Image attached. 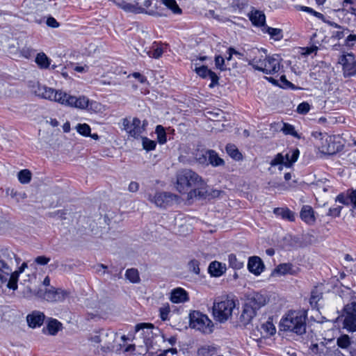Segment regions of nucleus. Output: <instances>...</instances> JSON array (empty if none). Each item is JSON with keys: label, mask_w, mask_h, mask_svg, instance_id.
Masks as SVG:
<instances>
[{"label": "nucleus", "mask_w": 356, "mask_h": 356, "mask_svg": "<svg viewBox=\"0 0 356 356\" xmlns=\"http://www.w3.org/2000/svg\"><path fill=\"white\" fill-rule=\"evenodd\" d=\"M156 134L159 143L164 144L166 140V133L164 128L161 125H157L156 127Z\"/></svg>", "instance_id": "44"}, {"label": "nucleus", "mask_w": 356, "mask_h": 356, "mask_svg": "<svg viewBox=\"0 0 356 356\" xmlns=\"http://www.w3.org/2000/svg\"><path fill=\"white\" fill-rule=\"evenodd\" d=\"M356 41V35L350 34L349 35L345 41L346 45L348 47H352L354 45V42Z\"/></svg>", "instance_id": "61"}, {"label": "nucleus", "mask_w": 356, "mask_h": 356, "mask_svg": "<svg viewBox=\"0 0 356 356\" xmlns=\"http://www.w3.org/2000/svg\"><path fill=\"white\" fill-rule=\"evenodd\" d=\"M18 179L20 183L26 184L30 182L31 179V172L29 170H22L18 172Z\"/></svg>", "instance_id": "41"}, {"label": "nucleus", "mask_w": 356, "mask_h": 356, "mask_svg": "<svg viewBox=\"0 0 356 356\" xmlns=\"http://www.w3.org/2000/svg\"><path fill=\"white\" fill-rule=\"evenodd\" d=\"M2 254L7 259L12 260L13 258H15L17 263L20 261V259L13 251L7 248L2 250Z\"/></svg>", "instance_id": "52"}, {"label": "nucleus", "mask_w": 356, "mask_h": 356, "mask_svg": "<svg viewBox=\"0 0 356 356\" xmlns=\"http://www.w3.org/2000/svg\"><path fill=\"white\" fill-rule=\"evenodd\" d=\"M228 262L229 267L236 270L242 268L244 265V260L237 258L234 254L228 256Z\"/></svg>", "instance_id": "33"}, {"label": "nucleus", "mask_w": 356, "mask_h": 356, "mask_svg": "<svg viewBox=\"0 0 356 356\" xmlns=\"http://www.w3.org/2000/svg\"><path fill=\"white\" fill-rule=\"evenodd\" d=\"M47 24L51 28H58L59 26V23L53 17H49L47 18Z\"/></svg>", "instance_id": "62"}, {"label": "nucleus", "mask_w": 356, "mask_h": 356, "mask_svg": "<svg viewBox=\"0 0 356 356\" xmlns=\"http://www.w3.org/2000/svg\"><path fill=\"white\" fill-rule=\"evenodd\" d=\"M256 313L257 311L245 303L242 313L239 317L240 323L244 326L248 325L255 316Z\"/></svg>", "instance_id": "19"}, {"label": "nucleus", "mask_w": 356, "mask_h": 356, "mask_svg": "<svg viewBox=\"0 0 356 356\" xmlns=\"http://www.w3.org/2000/svg\"><path fill=\"white\" fill-rule=\"evenodd\" d=\"M208 157H209V165L216 167L223 165L225 162L223 159L220 158L218 154L213 150H208Z\"/></svg>", "instance_id": "30"}, {"label": "nucleus", "mask_w": 356, "mask_h": 356, "mask_svg": "<svg viewBox=\"0 0 356 356\" xmlns=\"http://www.w3.org/2000/svg\"><path fill=\"white\" fill-rule=\"evenodd\" d=\"M339 63L343 65L345 76H350L356 74V60L352 53L341 56L339 58Z\"/></svg>", "instance_id": "11"}, {"label": "nucleus", "mask_w": 356, "mask_h": 356, "mask_svg": "<svg viewBox=\"0 0 356 356\" xmlns=\"http://www.w3.org/2000/svg\"><path fill=\"white\" fill-rule=\"evenodd\" d=\"M35 63L40 68L47 69L51 64V60L45 54L39 53L35 58Z\"/></svg>", "instance_id": "32"}, {"label": "nucleus", "mask_w": 356, "mask_h": 356, "mask_svg": "<svg viewBox=\"0 0 356 356\" xmlns=\"http://www.w3.org/2000/svg\"><path fill=\"white\" fill-rule=\"evenodd\" d=\"M236 302L228 297H218L214 300L212 313L214 319L220 323L226 322L232 315Z\"/></svg>", "instance_id": "6"}, {"label": "nucleus", "mask_w": 356, "mask_h": 356, "mask_svg": "<svg viewBox=\"0 0 356 356\" xmlns=\"http://www.w3.org/2000/svg\"><path fill=\"white\" fill-rule=\"evenodd\" d=\"M177 195L167 192L156 193L154 197L149 196L148 200L157 207H165L177 200Z\"/></svg>", "instance_id": "12"}, {"label": "nucleus", "mask_w": 356, "mask_h": 356, "mask_svg": "<svg viewBox=\"0 0 356 356\" xmlns=\"http://www.w3.org/2000/svg\"><path fill=\"white\" fill-rule=\"evenodd\" d=\"M151 49L148 51L145 50L146 54L150 58H159L163 53V49L156 42L152 44Z\"/></svg>", "instance_id": "31"}, {"label": "nucleus", "mask_w": 356, "mask_h": 356, "mask_svg": "<svg viewBox=\"0 0 356 356\" xmlns=\"http://www.w3.org/2000/svg\"><path fill=\"white\" fill-rule=\"evenodd\" d=\"M215 65L217 68L220 69V70H225L227 69L225 65V59L223 57L220 56H217L215 58Z\"/></svg>", "instance_id": "53"}, {"label": "nucleus", "mask_w": 356, "mask_h": 356, "mask_svg": "<svg viewBox=\"0 0 356 356\" xmlns=\"http://www.w3.org/2000/svg\"><path fill=\"white\" fill-rule=\"evenodd\" d=\"M261 330L266 334V336H271L275 332V327L273 323L267 321L262 324Z\"/></svg>", "instance_id": "45"}, {"label": "nucleus", "mask_w": 356, "mask_h": 356, "mask_svg": "<svg viewBox=\"0 0 356 356\" xmlns=\"http://www.w3.org/2000/svg\"><path fill=\"white\" fill-rule=\"evenodd\" d=\"M291 154H286L285 155V166L290 167L293 163H295L299 156V150L298 149H293L291 152Z\"/></svg>", "instance_id": "38"}, {"label": "nucleus", "mask_w": 356, "mask_h": 356, "mask_svg": "<svg viewBox=\"0 0 356 356\" xmlns=\"http://www.w3.org/2000/svg\"><path fill=\"white\" fill-rule=\"evenodd\" d=\"M273 213L279 216H281L282 218L284 220H287L291 222H293L295 220V213L289 209L285 208H275L273 210Z\"/></svg>", "instance_id": "27"}, {"label": "nucleus", "mask_w": 356, "mask_h": 356, "mask_svg": "<svg viewBox=\"0 0 356 356\" xmlns=\"http://www.w3.org/2000/svg\"><path fill=\"white\" fill-rule=\"evenodd\" d=\"M142 145L143 149L147 151H151L155 149L156 143L154 140H150L147 137H143Z\"/></svg>", "instance_id": "47"}, {"label": "nucleus", "mask_w": 356, "mask_h": 356, "mask_svg": "<svg viewBox=\"0 0 356 356\" xmlns=\"http://www.w3.org/2000/svg\"><path fill=\"white\" fill-rule=\"evenodd\" d=\"M227 153L236 161H240L242 159V154L234 145L228 144L226 146Z\"/></svg>", "instance_id": "34"}, {"label": "nucleus", "mask_w": 356, "mask_h": 356, "mask_svg": "<svg viewBox=\"0 0 356 356\" xmlns=\"http://www.w3.org/2000/svg\"><path fill=\"white\" fill-rule=\"evenodd\" d=\"M131 76L138 79L141 83H145L147 82V78L139 72H134L131 74Z\"/></svg>", "instance_id": "63"}, {"label": "nucleus", "mask_w": 356, "mask_h": 356, "mask_svg": "<svg viewBox=\"0 0 356 356\" xmlns=\"http://www.w3.org/2000/svg\"><path fill=\"white\" fill-rule=\"evenodd\" d=\"M188 300L187 292L181 288H177L171 292L170 300L174 303L184 302Z\"/></svg>", "instance_id": "23"}, {"label": "nucleus", "mask_w": 356, "mask_h": 356, "mask_svg": "<svg viewBox=\"0 0 356 356\" xmlns=\"http://www.w3.org/2000/svg\"><path fill=\"white\" fill-rule=\"evenodd\" d=\"M102 330L91 335V337H90V340L92 343H99L100 346H102Z\"/></svg>", "instance_id": "56"}, {"label": "nucleus", "mask_w": 356, "mask_h": 356, "mask_svg": "<svg viewBox=\"0 0 356 356\" xmlns=\"http://www.w3.org/2000/svg\"><path fill=\"white\" fill-rule=\"evenodd\" d=\"M216 353V348L211 346H202L197 350L198 356H214Z\"/></svg>", "instance_id": "35"}, {"label": "nucleus", "mask_w": 356, "mask_h": 356, "mask_svg": "<svg viewBox=\"0 0 356 356\" xmlns=\"http://www.w3.org/2000/svg\"><path fill=\"white\" fill-rule=\"evenodd\" d=\"M337 344L341 348H348L351 345L350 337L348 334L341 335L337 340Z\"/></svg>", "instance_id": "40"}, {"label": "nucleus", "mask_w": 356, "mask_h": 356, "mask_svg": "<svg viewBox=\"0 0 356 356\" xmlns=\"http://www.w3.org/2000/svg\"><path fill=\"white\" fill-rule=\"evenodd\" d=\"M285 156L282 155L281 153H279L273 159L271 160L270 164L271 166H276L280 165V166L279 167V169L282 170V165H284L285 166Z\"/></svg>", "instance_id": "43"}, {"label": "nucleus", "mask_w": 356, "mask_h": 356, "mask_svg": "<svg viewBox=\"0 0 356 356\" xmlns=\"http://www.w3.org/2000/svg\"><path fill=\"white\" fill-rule=\"evenodd\" d=\"M76 131L84 136H88L90 134V127L88 124H79L76 126Z\"/></svg>", "instance_id": "48"}, {"label": "nucleus", "mask_w": 356, "mask_h": 356, "mask_svg": "<svg viewBox=\"0 0 356 356\" xmlns=\"http://www.w3.org/2000/svg\"><path fill=\"white\" fill-rule=\"evenodd\" d=\"M69 296V292L61 289H51L46 290L43 298L48 302H62Z\"/></svg>", "instance_id": "14"}, {"label": "nucleus", "mask_w": 356, "mask_h": 356, "mask_svg": "<svg viewBox=\"0 0 356 356\" xmlns=\"http://www.w3.org/2000/svg\"><path fill=\"white\" fill-rule=\"evenodd\" d=\"M148 122L146 120L143 122L138 118H126L122 120L124 131L129 137L138 138L145 131Z\"/></svg>", "instance_id": "7"}, {"label": "nucleus", "mask_w": 356, "mask_h": 356, "mask_svg": "<svg viewBox=\"0 0 356 356\" xmlns=\"http://www.w3.org/2000/svg\"><path fill=\"white\" fill-rule=\"evenodd\" d=\"M281 130L286 135H291V136H297V133L295 131L293 126L291 125V124H287V123H284L283 124V127L281 129Z\"/></svg>", "instance_id": "50"}, {"label": "nucleus", "mask_w": 356, "mask_h": 356, "mask_svg": "<svg viewBox=\"0 0 356 356\" xmlns=\"http://www.w3.org/2000/svg\"><path fill=\"white\" fill-rule=\"evenodd\" d=\"M101 348L104 352H110V350H118V346L113 347V343L117 339V332L111 330H102Z\"/></svg>", "instance_id": "13"}, {"label": "nucleus", "mask_w": 356, "mask_h": 356, "mask_svg": "<svg viewBox=\"0 0 356 356\" xmlns=\"http://www.w3.org/2000/svg\"><path fill=\"white\" fill-rule=\"evenodd\" d=\"M309 104L307 102H302L298 106L297 112L300 114H305L309 112Z\"/></svg>", "instance_id": "54"}, {"label": "nucleus", "mask_w": 356, "mask_h": 356, "mask_svg": "<svg viewBox=\"0 0 356 356\" xmlns=\"http://www.w3.org/2000/svg\"><path fill=\"white\" fill-rule=\"evenodd\" d=\"M341 209H342V207H341V206H338L334 208H330L329 209L327 216H330L332 217H338V216H339V215L341 213Z\"/></svg>", "instance_id": "57"}, {"label": "nucleus", "mask_w": 356, "mask_h": 356, "mask_svg": "<svg viewBox=\"0 0 356 356\" xmlns=\"http://www.w3.org/2000/svg\"><path fill=\"white\" fill-rule=\"evenodd\" d=\"M11 270L10 266L5 261L0 259V282L1 284L7 282Z\"/></svg>", "instance_id": "28"}, {"label": "nucleus", "mask_w": 356, "mask_h": 356, "mask_svg": "<svg viewBox=\"0 0 356 356\" xmlns=\"http://www.w3.org/2000/svg\"><path fill=\"white\" fill-rule=\"evenodd\" d=\"M252 53L255 56L248 60V64L253 68L266 74H274L280 71L282 60L280 55L264 56L259 49Z\"/></svg>", "instance_id": "2"}, {"label": "nucleus", "mask_w": 356, "mask_h": 356, "mask_svg": "<svg viewBox=\"0 0 356 356\" xmlns=\"http://www.w3.org/2000/svg\"><path fill=\"white\" fill-rule=\"evenodd\" d=\"M125 277L132 283H138L140 282V276L137 269L129 268L126 270Z\"/></svg>", "instance_id": "37"}, {"label": "nucleus", "mask_w": 356, "mask_h": 356, "mask_svg": "<svg viewBox=\"0 0 356 356\" xmlns=\"http://www.w3.org/2000/svg\"><path fill=\"white\" fill-rule=\"evenodd\" d=\"M139 189V184L136 181H131L128 187V190L129 192L135 193L138 191Z\"/></svg>", "instance_id": "64"}, {"label": "nucleus", "mask_w": 356, "mask_h": 356, "mask_svg": "<svg viewBox=\"0 0 356 356\" xmlns=\"http://www.w3.org/2000/svg\"><path fill=\"white\" fill-rule=\"evenodd\" d=\"M163 4L170 9L175 14H181V9L179 7L175 0H162Z\"/></svg>", "instance_id": "42"}, {"label": "nucleus", "mask_w": 356, "mask_h": 356, "mask_svg": "<svg viewBox=\"0 0 356 356\" xmlns=\"http://www.w3.org/2000/svg\"><path fill=\"white\" fill-rule=\"evenodd\" d=\"M204 185L202 178L191 170H184L177 175L176 188L181 193H186L194 188L195 195V188H203Z\"/></svg>", "instance_id": "5"}, {"label": "nucleus", "mask_w": 356, "mask_h": 356, "mask_svg": "<svg viewBox=\"0 0 356 356\" xmlns=\"http://www.w3.org/2000/svg\"><path fill=\"white\" fill-rule=\"evenodd\" d=\"M118 6L122 10H124L127 13H143L145 12V8L138 6V3L133 4L124 1L118 2L117 3Z\"/></svg>", "instance_id": "25"}, {"label": "nucleus", "mask_w": 356, "mask_h": 356, "mask_svg": "<svg viewBox=\"0 0 356 356\" xmlns=\"http://www.w3.org/2000/svg\"><path fill=\"white\" fill-rule=\"evenodd\" d=\"M321 293H318L316 289L313 290L311 293L310 303L311 305L316 304L321 298Z\"/></svg>", "instance_id": "55"}, {"label": "nucleus", "mask_w": 356, "mask_h": 356, "mask_svg": "<svg viewBox=\"0 0 356 356\" xmlns=\"http://www.w3.org/2000/svg\"><path fill=\"white\" fill-rule=\"evenodd\" d=\"M300 218L308 225H313L316 221L314 211L309 205H303L300 213Z\"/></svg>", "instance_id": "20"}, {"label": "nucleus", "mask_w": 356, "mask_h": 356, "mask_svg": "<svg viewBox=\"0 0 356 356\" xmlns=\"http://www.w3.org/2000/svg\"><path fill=\"white\" fill-rule=\"evenodd\" d=\"M250 19L252 23L257 26H261V29L266 25V16L264 13L259 10H254L250 15Z\"/></svg>", "instance_id": "24"}, {"label": "nucleus", "mask_w": 356, "mask_h": 356, "mask_svg": "<svg viewBox=\"0 0 356 356\" xmlns=\"http://www.w3.org/2000/svg\"><path fill=\"white\" fill-rule=\"evenodd\" d=\"M190 325L204 333H211L213 330V323L209 317L198 312L193 311L190 313Z\"/></svg>", "instance_id": "8"}, {"label": "nucleus", "mask_w": 356, "mask_h": 356, "mask_svg": "<svg viewBox=\"0 0 356 356\" xmlns=\"http://www.w3.org/2000/svg\"><path fill=\"white\" fill-rule=\"evenodd\" d=\"M342 327L348 332H356V300L346 304L343 309Z\"/></svg>", "instance_id": "9"}, {"label": "nucleus", "mask_w": 356, "mask_h": 356, "mask_svg": "<svg viewBox=\"0 0 356 356\" xmlns=\"http://www.w3.org/2000/svg\"><path fill=\"white\" fill-rule=\"evenodd\" d=\"M44 320V314L38 311L32 312L26 317L29 325L33 328L40 326L43 323Z\"/></svg>", "instance_id": "21"}, {"label": "nucleus", "mask_w": 356, "mask_h": 356, "mask_svg": "<svg viewBox=\"0 0 356 356\" xmlns=\"http://www.w3.org/2000/svg\"><path fill=\"white\" fill-rule=\"evenodd\" d=\"M335 140L336 137L334 136L324 134L323 136L321 138V151L327 154H334L339 152L341 149V145Z\"/></svg>", "instance_id": "10"}, {"label": "nucleus", "mask_w": 356, "mask_h": 356, "mask_svg": "<svg viewBox=\"0 0 356 356\" xmlns=\"http://www.w3.org/2000/svg\"><path fill=\"white\" fill-rule=\"evenodd\" d=\"M160 317L163 321H166L168 318L170 309L168 307H161L159 309Z\"/></svg>", "instance_id": "58"}, {"label": "nucleus", "mask_w": 356, "mask_h": 356, "mask_svg": "<svg viewBox=\"0 0 356 356\" xmlns=\"http://www.w3.org/2000/svg\"><path fill=\"white\" fill-rule=\"evenodd\" d=\"M19 275L14 271L10 272V274L9 275V279L8 278V283H7V287L10 289L16 290L17 289V282L19 280Z\"/></svg>", "instance_id": "36"}, {"label": "nucleus", "mask_w": 356, "mask_h": 356, "mask_svg": "<svg viewBox=\"0 0 356 356\" xmlns=\"http://www.w3.org/2000/svg\"><path fill=\"white\" fill-rule=\"evenodd\" d=\"M307 314L302 311H289L280 321V327L284 331L301 335L306 332Z\"/></svg>", "instance_id": "3"}, {"label": "nucleus", "mask_w": 356, "mask_h": 356, "mask_svg": "<svg viewBox=\"0 0 356 356\" xmlns=\"http://www.w3.org/2000/svg\"><path fill=\"white\" fill-rule=\"evenodd\" d=\"M248 268L250 272L259 275L264 270V266L261 259L257 256L250 257L248 263Z\"/></svg>", "instance_id": "18"}, {"label": "nucleus", "mask_w": 356, "mask_h": 356, "mask_svg": "<svg viewBox=\"0 0 356 356\" xmlns=\"http://www.w3.org/2000/svg\"><path fill=\"white\" fill-rule=\"evenodd\" d=\"M200 263L197 260L193 259L188 263V268L191 271L193 272L196 275L200 274Z\"/></svg>", "instance_id": "51"}, {"label": "nucleus", "mask_w": 356, "mask_h": 356, "mask_svg": "<svg viewBox=\"0 0 356 356\" xmlns=\"http://www.w3.org/2000/svg\"><path fill=\"white\" fill-rule=\"evenodd\" d=\"M262 31L268 33L270 36V38L277 41L282 40L283 38V31L281 29H275L265 26L262 29Z\"/></svg>", "instance_id": "29"}, {"label": "nucleus", "mask_w": 356, "mask_h": 356, "mask_svg": "<svg viewBox=\"0 0 356 356\" xmlns=\"http://www.w3.org/2000/svg\"><path fill=\"white\" fill-rule=\"evenodd\" d=\"M208 269L212 276L220 277L225 272L226 267L225 264L215 261L209 264Z\"/></svg>", "instance_id": "26"}, {"label": "nucleus", "mask_w": 356, "mask_h": 356, "mask_svg": "<svg viewBox=\"0 0 356 356\" xmlns=\"http://www.w3.org/2000/svg\"><path fill=\"white\" fill-rule=\"evenodd\" d=\"M7 194L10 195L13 198H15L17 202H19L20 200H24L26 198V195L25 193H19L14 189H8L6 191Z\"/></svg>", "instance_id": "49"}, {"label": "nucleus", "mask_w": 356, "mask_h": 356, "mask_svg": "<svg viewBox=\"0 0 356 356\" xmlns=\"http://www.w3.org/2000/svg\"><path fill=\"white\" fill-rule=\"evenodd\" d=\"M49 261L50 258L45 256H39L35 259V262L39 265H46Z\"/></svg>", "instance_id": "59"}, {"label": "nucleus", "mask_w": 356, "mask_h": 356, "mask_svg": "<svg viewBox=\"0 0 356 356\" xmlns=\"http://www.w3.org/2000/svg\"><path fill=\"white\" fill-rule=\"evenodd\" d=\"M266 297L264 295L259 293H254L247 299L245 303L250 307H252L255 311H257L266 305Z\"/></svg>", "instance_id": "16"}, {"label": "nucleus", "mask_w": 356, "mask_h": 356, "mask_svg": "<svg viewBox=\"0 0 356 356\" xmlns=\"http://www.w3.org/2000/svg\"><path fill=\"white\" fill-rule=\"evenodd\" d=\"M136 332L143 337L144 343L148 352L153 353L159 350L156 348L158 341H165L158 327L151 323H140L136 325Z\"/></svg>", "instance_id": "4"}, {"label": "nucleus", "mask_w": 356, "mask_h": 356, "mask_svg": "<svg viewBox=\"0 0 356 356\" xmlns=\"http://www.w3.org/2000/svg\"><path fill=\"white\" fill-rule=\"evenodd\" d=\"M20 54L24 56V58H29L32 55V49L30 47H24L20 50Z\"/></svg>", "instance_id": "60"}, {"label": "nucleus", "mask_w": 356, "mask_h": 356, "mask_svg": "<svg viewBox=\"0 0 356 356\" xmlns=\"http://www.w3.org/2000/svg\"><path fill=\"white\" fill-rule=\"evenodd\" d=\"M62 324L56 319H51L47 324V329L50 334H56L61 328Z\"/></svg>", "instance_id": "39"}, {"label": "nucleus", "mask_w": 356, "mask_h": 356, "mask_svg": "<svg viewBox=\"0 0 356 356\" xmlns=\"http://www.w3.org/2000/svg\"><path fill=\"white\" fill-rule=\"evenodd\" d=\"M208 150L202 151L196 154L197 161L202 165H209Z\"/></svg>", "instance_id": "46"}, {"label": "nucleus", "mask_w": 356, "mask_h": 356, "mask_svg": "<svg viewBox=\"0 0 356 356\" xmlns=\"http://www.w3.org/2000/svg\"><path fill=\"white\" fill-rule=\"evenodd\" d=\"M127 338L125 335L119 336L117 333V339L113 343V346H118V350H110V352L120 353L121 352H129L135 350V345H129L125 346Z\"/></svg>", "instance_id": "17"}, {"label": "nucleus", "mask_w": 356, "mask_h": 356, "mask_svg": "<svg viewBox=\"0 0 356 356\" xmlns=\"http://www.w3.org/2000/svg\"><path fill=\"white\" fill-rule=\"evenodd\" d=\"M298 272V268H294L291 264H281L278 265L273 272V274L284 275L286 274L296 275Z\"/></svg>", "instance_id": "22"}, {"label": "nucleus", "mask_w": 356, "mask_h": 356, "mask_svg": "<svg viewBox=\"0 0 356 356\" xmlns=\"http://www.w3.org/2000/svg\"><path fill=\"white\" fill-rule=\"evenodd\" d=\"M33 92L40 98L55 102L65 106L76 108L81 110L92 109L94 105L95 106H94L95 108L97 107V102L90 101L89 99L84 95L79 97L73 96L62 90H56L53 88L39 83H37L35 86H33Z\"/></svg>", "instance_id": "1"}, {"label": "nucleus", "mask_w": 356, "mask_h": 356, "mask_svg": "<svg viewBox=\"0 0 356 356\" xmlns=\"http://www.w3.org/2000/svg\"><path fill=\"white\" fill-rule=\"evenodd\" d=\"M195 71L200 76L204 79L209 78L211 79V83L209 85L210 88H213L218 84V76L215 72L209 70L207 66L195 67Z\"/></svg>", "instance_id": "15"}]
</instances>
